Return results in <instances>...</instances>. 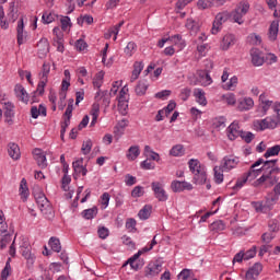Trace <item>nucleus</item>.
Segmentation results:
<instances>
[{"mask_svg":"<svg viewBox=\"0 0 280 280\" xmlns=\"http://www.w3.org/2000/svg\"><path fill=\"white\" fill-rule=\"evenodd\" d=\"M168 43L171 45H174L177 51H183L184 47H187V44L185 43V39H183V36L180 35H173L168 37Z\"/></svg>","mask_w":280,"mask_h":280,"instance_id":"22","label":"nucleus"},{"mask_svg":"<svg viewBox=\"0 0 280 280\" xmlns=\"http://www.w3.org/2000/svg\"><path fill=\"white\" fill-rule=\"evenodd\" d=\"M4 117L8 124L12 121V117H14V105H12V103H7L4 105Z\"/></svg>","mask_w":280,"mask_h":280,"instance_id":"35","label":"nucleus"},{"mask_svg":"<svg viewBox=\"0 0 280 280\" xmlns=\"http://www.w3.org/2000/svg\"><path fill=\"white\" fill-rule=\"evenodd\" d=\"M199 80L202 86H209V84L213 83V79H211V75L207 71L199 72Z\"/></svg>","mask_w":280,"mask_h":280,"instance_id":"36","label":"nucleus"},{"mask_svg":"<svg viewBox=\"0 0 280 280\" xmlns=\"http://www.w3.org/2000/svg\"><path fill=\"white\" fill-rule=\"evenodd\" d=\"M60 24L62 32H69V27H71V19H69V16L61 18Z\"/></svg>","mask_w":280,"mask_h":280,"instance_id":"57","label":"nucleus"},{"mask_svg":"<svg viewBox=\"0 0 280 280\" xmlns=\"http://www.w3.org/2000/svg\"><path fill=\"white\" fill-rule=\"evenodd\" d=\"M51 72V63L45 61L43 63L42 70L39 71V80H44L46 82H49V73Z\"/></svg>","mask_w":280,"mask_h":280,"instance_id":"25","label":"nucleus"},{"mask_svg":"<svg viewBox=\"0 0 280 280\" xmlns=\"http://www.w3.org/2000/svg\"><path fill=\"white\" fill-rule=\"evenodd\" d=\"M102 84H104V71L97 72L93 79L94 89H102Z\"/></svg>","mask_w":280,"mask_h":280,"instance_id":"42","label":"nucleus"},{"mask_svg":"<svg viewBox=\"0 0 280 280\" xmlns=\"http://www.w3.org/2000/svg\"><path fill=\"white\" fill-rule=\"evenodd\" d=\"M33 156L37 163V165L39 167H42V170H45V167H47V156L45 155V153L43 152V150L40 149H35L33 151Z\"/></svg>","mask_w":280,"mask_h":280,"instance_id":"19","label":"nucleus"},{"mask_svg":"<svg viewBox=\"0 0 280 280\" xmlns=\"http://www.w3.org/2000/svg\"><path fill=\"white\" fill-rule=\"evenodd\" d=\"M240 165V158L233 155H226L221 161V168L223 172H231V170H235Z\"/></svg>","mask_w":280,"mask_h":280,"instance_id":"9","label":"nucleus"},{"mask_svg":"<svg viewBox=\"0 0 280 280\" xmlns=\"http://www.w3.org/2000/svg\"><path fill=\"white\" fill-rule=\"evenodd\" d=\"M246 183H248V177H246V175L243 174L242 177L237 178L233 189L240 191V189H242V187H244Z\"/></svg>","mask_w":280,"mask_h":280,"instance_id":"49","label":"nucleus"},{"mask_svg":"<svg viewBox=\"0 0 280 280\" xmlns=\"http://www.w3.org/2000/svg\"><path fill=\"white\" fill-rule=\"evenodd\" d=\"M187 30H190V32L196 33L198 30H200V24L196 22L194 19H188L186 22Z\"/></svg>","mask_w":280,"mask_h":280,"instance_id":"48","label":"nucleus"},{"mask_svg":"<svg viewBox=\"0 0 280 280\" xmlns=\"http://www.w3.org/2000/svg\"><path fill=\"white\" fill-rule=\"evenodd\" d=\"M248 10H250V4L246 1H241L231 13L234 23L242 25L244 16L248 14Z\"/></svg>","mask_w":280,"mask_h":280,"instance_id":"5","label":"nucleus"},{"mask_svg":"<svg viewBox=\"0 0 280 280\" xmlns=\"http://www.w3.org/2000/svg\"><path fill=\"white\" fill-rule=\"evenodd\" d=\"M231 13L229 11L220 12L215 15L214 21L212 23L211 34L215 35L222 31V25L231 19Z\"/></svg>","mask_w":280,"mask_h":280,"instance_id":"7","label":"nucleus"},{"mask_svg":"<svg viewBox=\"0 0 280 280\" xmlns=\"http://www.w3.org/2000/svg\"><path fill=\"white\" fill-rule=\"evenodd\" d=\"M19 191L23 202H25V200L30 198V188L27 187V180L25 178H22Z\"/></svg>","mask_w":280,"mask_h":280,"instance_id":"28","label":"nucleus"},{"mask_svg":"<svg viewBox=\"0 0 280 280\" xmlns=\"http://www.w3.org/2000/svg\"><path fill=\"white\" fill-rule=\"evenodd\" d=\"M33 196L43 215L47 220H51V218H54V207H51V202H49V199H47V196H45V192H43L40 188L36 187L33 189Z\"/></svg>","mask_w":280,"mask_h":280,"instance_id":"3","label":"nucleus"},{"mask_svg":"<svg viewBox=\"0 0 280 280\" xmlns=\"http://www.w3.org/2000/svg\"><path fill=\"white\" fill-rule=\"evenodd\" d=\"M42 21L46 25H49V23H54V21H56V14L49 13V12H45L43 14V16H42Z\"/></svg>","mask_w":280,"mask_h":280,"instance_id":"53","label":"nucleus"},{"mask_svg":"<svg viewBox=\"0 0 280 280\" xmlns=\"http://www.w3.org/2000/svg\"><path fill=\"white\" fill-rule=\"evenodd\" d=\"M14 93L20 102H23L24 104H27V102H30V94H27V91L25 90V88H23V85L16 84L14 88Z\"/></svg>","mask_w":280,"mask_h":280,"instance_id":"23","label":"nucleus"},{"mask_svg":"<svg viewBox=\"0 0 280 280\" xmlns=\"http://www.w3.org/2000/svg\"><path fill=\"white\" fill-rule=\"evenodd\" d=\"M194 96L196 97L197 104H200V106H207V97L205 96V91H202V89H195Z\"/></svg>","mask_w":280,"mask_h":280,"instance_id":"32","label":"nucleus"},{"mask_svg":"<svg viewBox=\"0 0 280 280\" xmlns=\"http://www.w3.org/2000/svg\"><path fill=\"white\" fill-rule=\"evenodd\" d=\"M277 163V160L271 161H264V159H258L249 168L247 173H245V177L247 180L252 182L257 178V176L262 175L259 177L258 183L261 185V183H266V185H275V183H278L279 178L277 176L279 175L280 170L277 168L275 165Z\"/></svg>","mask_w":280,"mask_h":280,"instance_id":"2","label":"nucleus"},{"mask_svg":"<svg viewBox=\"0 0 280 280\" xmlns=\"http://www.w3.org/2000/svg\"><path fill=\"white\" fill-rule=\"evenodd\" d=\"M248 43H250V45H259L261 43V36L252 33L248 35Z\"/></svg>","mask_w":280,"mask_h":280,"instance_id":"60","label":"nucleus"},{"mask_svg":"<svg viewBox=\"0 0 280 280\" xmlns=\"http://www.w3.org/2000/svg\"><path fill=\"white\" fill-rule=\"evenodd\" d=\"M143 61H136L133 63V71L131 73V82H135V80H139V75H141V72L143 71Z\"/></svg>","mask_w":280,"mask_h":280,"instance_id":"27","label":"nucleus"},{"mask_svg":"<svg viewBox=\"0 0 280 280\" xmlns=\"http://www.w3.org/2000/svg\"><path fill=\"white\" fill-rule=\"evenodd\" d=\"M228 138L230 139V141H235V139H237V137H242V128L240 127V124L237 122H232L228 129Z\"/></svg>","mask_w":280,"mask_h":280,"instance_id":"17","label":"nucleus"},{"mask_svg":"<svg viewBox=\"0 0 280 280\" xmlns=\"http://www.w3.org/2000/svg\"><path fill=\"white\" fill-rule=\"evenodd\" d=\"M148 91V83L145 81H140L136 86V95H145Z\"/></svg>","mask_w":280,"mask_h":280,"instance_id":"47","label":"nucleus"},{"mask_svg":"<svg viewBox=\"0 0 280 280\" xmlns=\"http://www.w3.org/2000/svg\"><path fill=\"white\" fill-rule=\"evenodd\" d=\"M143 194H145L143 186H136L131 191V197L132 198H141V196H143Z\"/></svg>","mask_w":280,"mask_h":280,"instance_id":"56","label":"nucleus"},{"mask_svg":"<svg viewBox=\"0 0 280 280\" xmlns=\"http://www.w3.org/2000/svg\"><path fill=\"white\" fill-rule=\"evenodd\" d=\"M24 30H25V23L23 22V18H21L16 26L18 45H25V43H27V32H25Z\"/></svg>","mask_w":280,"mask_h":280,"instance_id":"15","label":"nucleus"},{"mask_svg":"<svg viewBox=\"0 0 280 280\" xmlns=\"http://www.w3.org/2000/svg\"><path fill=\"white\" fill-rule=\"evenodd\" d=\"M12 242V234L10 233H2V236L0 238V250H3L4 248L8 247V244Z\"/></svg>","mask_w":280,"mask_h":280,"instance_id":"41","label":"nucleus"},{"mask_svg":"<svg viewBox=\"0 0 280 280\" xmlns=\"http://www.w3.org/2000/svg\"><path fill=\"white\" fill-rule=\"evenodd\" d=\"M48 244L54 253H60V250H62V245L60 244V238L58 237H50Z\"/></svg>","mask_w":280,"mask_h":280,"instance_id":"38","label":"nucleus"},{"mask_svg":"<svg viewBox=\"0 0 280 280\" xmlns=\"http://www.w3.org/2000/svg\"><path fill=\"white\" fill-rule=\"evenodd\" d=\"M110 202V195L108 192H104L101 196V205L102 209H106L108 207V203Z\"/></svg>","mask_w":280,"mask_h":280,"instance_id":"62","label":"nucleus"},{"mask_svg":"<svg viewBox=\"0 0 280 280\" xmlns=\"http://www.w3.org/2000/svg\"><path fill=\"white\" fill-rule=\"evenodd\" d=\"M252 62L254 67H261L264 65V57H261V52L257 48H253L250 50Z\"/></svg>","mask_w":280,"mask_h":280,"instance_id":"24","label":"nucleus"},{"mask_svg":"<svg viewBox=\"0 0 280 280\" xmlns=\"http://www.w3.org/2000/svg\"><path fill=\"white\" fill-rule=\"evenodd\" d=\"M277 200H279V197L277 195H271L267 198L266 202L254 201L252 206L257 213H268V211L272 209V205H275Z\"/></svg>","mask_w":280,"mask_h":280,"instance_id":"6","label":"nucleus"},{"mask_svg":"<svg viewBox=\"0 0 280 280\" xmlns=\"http://www.w3.org/2000/svg\"><path fill=\"white\" fill-rule=\"evenodd\" d=\"M172 95V91L170 90H163L161 92L155 93L154 97L156 100H167Z\"/></svg>","mask_w":280,"mask_h":280,"instance_id":"61","label":"nucleus"},{"mask_svg":"<svg viewBox=\"0 0 280 280\" xmlns=\"http://www.w3.org/2000/svg\"><path fill=\"white\" fill-rule=\"evenodd\" d=\"M264 270V267L261 264L256 262L250 267L246 273H245V279L246 280H256L259 275H261V271Z\"/></svg>","mask_w":280,"mask_h":280,"instance_id":"16","label":"nucleus"},{"mask_svg":"<svg viewBox=\"0 0 280 280\" xmlns=\"http://www.w3.org/2000/svg\"><path fill=\"white\" fill-rule=\"evenodd\" d=\"M97 233L101 240H106L110 235V231L106 226L98 228Z\"/></svg>","mask_w":280,"mask_h":280,"instance_id":"63","label":"nucleus"},{"mask_svg":"<svg viewBox=\"0 0 280 280\" xmlns=\"http://www.w3.org/2000/svg\"><path fill=\"white\" fill-rule=\"evenodd\" d=\"M152 214V206L145 205L138 213V217L140 220H148L150 215Z\"/></svg>","mask_w":280,"mask_h":280,"instance_id":"40","label":"nucleus"},{"mask_svg":"<svg viewBox=\"0 0 280 280\" xmlns=\"http://www.w3.org/2000/svg\"><path fill=\"white\" fill-rule=\"evenodd\" d=\"M143 255L142 252H140V249L132 256L130 257L124 265L122 268L128 266H130L131 270H141V268H143V262H141L140 260L137 262V259H139V257H141Z\"/></svg>","mask_w":280,"mask_h":280,"instance_id":"14","label":"nucleus"},{"mask_svg":"<svg viewBox=\"0 0 280 280\" xmlns=\"http://www.w3.org/2000/svg\"><path fill=\"white\" fill-rule=\"evenodd\" d=\"M235 35L233 34H225L221 40V49L223 51H228V49H231V47H233V45H235Z\"/></svg>","mask_w":280,"mask_h":280,"instance_id":"21","label":"nucleus"},{"mask_svg":"<svg viewBox=\"0 0 280 280\" xmlns=\"http://www.w3.org/2000/svg\"><path fill=\"white\" fill-rule=\"evenodd\" d=\"M224 229H226V224H224L222 220H217L210 224V231H213V233H220V231H224Z\"/></svg>","mask_w":280,"mask_h":280,"instance_id":"39","label":"nucleus"},{"mask_svg":"<svg viewBox=\"0 0 280 280\" xmlns=\"http://www.w3.org/2000/svg\"><path fill=\"white\" fill-rule=\"evenodd\" d=\"M9 156L13 159L14 161H19L21 159V149L19 148V144L16 143H9Z\"/></svg>","mask_w":280,"mask_h":280,"instance_id":"26","label":"nucleus"},{"mask_svg":"<svg viewBox=\"0 0 280 280\" xmlns=\"http://www.w3.org/2000/svg\"><path fill=\"white\" fill-rule=\"evenodd\" d=\"M94 100L95 102H98V103L102 102L104 106H109L110 104V97H108L107 92H104L101 90L96 92Z\"/></svg>","mask_w":280,"mask_h":280,"instance_id":"30","label":"nucleus"},{"mask_svg":"<svg viewBox=\"0 0 280 280\" xmlns=\"http://www.w3.org/2000/svg\"><path fill=\"white\" fill-rule=\"evenodd\" d=\"M118 110L122 115H128V100H118Z\"/></svg>","mask_w":280,"mask_h":280,"instance_id":"51","label":"nucleus"},{"mask_svg":"<svg viewBox=\"0 0 280 280\" xmlns=\"http://www.w3.org/2000/svg\"><path fill=\"white\" fill-rule=\"evenodd\" d=\"M279 36V20H273L269 26V39L275 40Z\"/></svg>","mask_w":280,"mask_h":280,"instance_id":"31","label":"nucleus"},{"mask_svg":"<svg viewBox=\"0 0 280 280\" xmlns=\"http://www.w3.org/2000/svg\"><path fill=\"white\" fill-rule=\"evenodd\" d=\"M259 104L257 110L260 117H266L270 108L273 113L262 119H256L253 121V128L256 132H264V130H276L280 126V103L272 102L268 98L266 93H261L258 100Z\"/></svg>","mask_w":280,"mask_h":280,"instance_id":"1","label":"nucleus"},{"mask_svg":"<svg viewBox=\"0 0 280 280\" xmlns=\"http://www.w3.org/2000/svg\"><path fill=\"white\" fill-rule=\"evenodd\" d=\"M214 172V182L217 183V185H221V183H224V172L222 170V166H214L213 168Z\"/></svg>","mask_w":280,"mask_h":280,"instance_id":"34","label":"nucleus"},{"mask_svg":"<svg viewBox=\"0 0 280 280\" xmlns=\"http://www.w3.org/2000/svg\"><path fill=\"white\" fill-rule=\"evenodd\" d=\"M280 154V144H276L269 149H267L265 153V159H270V156H278Z\"/></svg>","mask_w":280,"mask_h":280,"instance_id":"43","label":"nucleus"},{"mask_svg":"<svg viewBox=\"0 0 280 280\" xmlns=\"http://www.w3.org/2000/svg\"><path fill=\"white\" fill-rule=\"evenodd\" d=\"M37 54L38 58H45L49 54V40L47 38H42L37 43Z\"/></svg>","mask_w":280,"mask_h":280,"instance_id":"20","label":"nucleus"},{"mask_svg":"<svg viewBox=\"0 0 280 280\" xmlns=\"http://www.w3.org/2000/svg\"><path fill=\"white\" fill-rule=\"evenodd\" d=\"M235 86H237V77L235 75L232 77L228 83L223 84V89H225V91H233Z\"/></svg>","mask_w":280,"mask_h":280,"instance_id":"52","label":"nucleus"},{"mask_svg":"<svg viewBox=\"0 0 280 280\" xmlns=\"http://www.w3.org/2000/svg\"><path fill=\"white\" fill-rule=\"evenodd\" d=\"M79 25H91L93 23V16L91 15H84L78 19Z\"/></svg>","mask_w":280,"mask_h":280,"instance_id":"64","label":"nucleus"},{"mask_svg":"<svg viewBox=\"0 0 280 280\" xmlns=\"http://www.w3.org/2000/svg\"><path fill=\"white\" fill-rule=\"evenodd\" d=\"M8 232V223L5 222V214L0 210V233Z\"/></svg>","mask_w":280,"mask_h":280,"instance_id":"55","label":"nucleus"},{"mask_svg":"<svg viewBox=\"0 0 280 280\" xmlns=\"http://www.w3.org/2000/svg\"><path fill=\"white\" fill-rule=\"evenodd\" d=\"M121 27H124V21L109 28L110 34L114 36V40H117V35L119 34Z\"/></svg>","mask_w":280,"mask_h":280,"instance_id":"54","label":"nucleus"},{"mask_svg":"<svg viewBox=\"0 0 280 280\" xmlns=\"http://www.w3.org/2000/svg\"><path fill=\"white\" fill-rule=\"evenodd\" d=\"M190 172L194 173L195 185H205L207 183V167L198 160L188 162Z\"/></svg>","mask_w":280,"mask_h":280,"instance_id":"4","label":"nucleus"},{"mask_svg":"<svg viewBox=\"0 0 280 280\" xmlns=\"http://www.w3.org/2000/svg\"><path fill=\"white\" fill-rule=\"evenodd\" d=\"M72 167L74 170V178H78V176H86V173L89 172L86 167H84V159H79L75 162L72 163Z\"/></svg>","mask_w":280,"mask_h":280,"instance_id":"18","label":"nucleus"},{"mask_svg":"<svg viewBox=\"0 0 280 280\" xmlns=\"http://www.w3.org/2000/svg\"><path fill=\"white\" fill-rule=\"evenodd\" d=\"M95 215H97V207H93V208L83 210V212H82V217L85 220H93V218H95Z\"/></svg>","mask_w":280,"mask_h":280,"instance_id":"44","label":"nucleus"},{"mask_svg":"<svg viewBox=\"0 0 280 280\" xmlns=\"http://www.w3.org/2000/svg\"><path fill=\"white\" fill-rule=\"evenodd\" d=\"M139 154H141V149H139V145H132L128 149L126 158L129 161H137V159H139Z\"/></svg>","mask_w":280,"mask_h":280,"instance_id":"29","label":"nucleus"},{"mask_svg":"<svg viewBox=\"0 0 280 280\" xmlns=\"http://www.w3.org/2000/svg\"><path fill=\"white\" fill-rule=\"evenodd\" d=\"M91 115H92V121L90 124L91 128L97 124V118L100 117V103L95 101V103L92 105L91 109Z\"/></svg>","mask_w":280,"mask_h":280,"instance_id":"33","label":"nucleus"},{"mask_svg":"<svg viewBox=\"0 0 280 280\" xmlns=\"http://www.w3.org/2000/svg\"><path fill=\"white\" fill-rule=\"evenodd\" d=\"M92 148H93V142L91 140L84 141L81 148L82 154H90Z\"/></svg>","mask_w":280,"mask_h":280,"instance_id":"58","label":"nucleus"},{"mask_svg":"<svg viewBox=\"0 0 280 280\" xmlns=\"http://www.w3.org/2000/svg\"><path fill=\"white\" fill-rule=\"evenodd\" d=\"M171 189L175 194H180V191H191V189H194V185H191L189 182L173 180L171 184Z\"/></svg>","mask_w":280,"mask_h":280,"instance_id":"13","label":"nucleus"},{"mask_svg":"<svg viewBox=\"0 0 280 280\" xmlns=\"http://www.w3.org/2000/svg\"><path fill=\"white\" fill-rule=\"evenodd\" d=\"M222 100L228 106H235L237 104V98H235V94L233 93H228L222 96Z\"/></svg>","mask_w":280,"mask_h":280,"instance_id":"46","label":"nucleus"},{"mask_svg":"<svg viewBox=\"0 0 280 280\" xmlns=\"http://www.w3.org/2000/svg\"><path fill=\"white\" fill-rule=\"evenodd\" d=\"M20 253L26 259L27 264H34L36 256L32 253V245L28 242H23L20 245Z\"/></svg>","mask_w":280,"mask_h":280,"instance_id":"12","label":"nucleus"},{"mask_svg":"<svg viewBox=\"0 0 280 280\" xmlns=\"http://www.w3.org/2000/svg\"><path fill=\"white\" fill-rule=\"evenodd\" d=\"M151 189L154 192V197L160 202H167V198H170V196L167 195V191H165V188H163V184L162 183L153 182L151 184Z\"/></svg>","mask_w":280,"mask_h":280,"instance_id":"8","label":"nucleus"},{"mask_svg":"<svg viewBox=\"0 0 280 280\" xmlns=\"http://www.w3.org/2000/svg\"><path fill=\"white\" fill-rule=\"evenodd\" d=\"M255 255H257V246L254 245L246 253H244V260L248 261V259H253V257H255Z\"/></svg>","mask_w":280,"mask_h":280,"instance_id":"59","label":"nucleus"},{"mask_svg":"<svg viewBox=\"0 0 280 280\" xmlns=\"http://www.w3.org/2000/svg\"><path fill=\"white\" fill-rule=\"evenodd\" d=\"M137 51V44L135 42H129L127 46L125 47V54L129 58L132 57V55Z\"/></svg>","mask_w":280,"mask_h":280,"instance_id":"50","label":"nucleus"},{"mask_svg":"<svg viewBox=\"0 0 280 280\" xmlns=\"http://www.w3.org/2000/svg\"><path fill=\"white\" fill-rule=\"evenodd\" d=\"M254 106H255V101L249 96L238 98L236 102V110H240L241 113H246L247 110H252Z\"/></svg>","mask_w":280,"mask_h":280,"instance_id":"11","label":"nucleus"},{"mask_svg":"<svg viewBox=\"0 0 280 280\" xmlns=\"http://www.w3.org/2000/svg\"><path fill=\"white\" fill-rule=\"evenodd\" d=\"M163 270V265L159 264V261H151L144 268V276L148 279H153V277H159Z\"/></svg>","mask_w":280,"mask_h":280,"instance_id":"10","label":"nucleus"},{"mask_svg":"<svg viewBox=\"0 0 280 280\" xmlns=\"http://www.w3.org/2000/svg\"><path fill=\"white\" fill-rule=\"evenodd\" d=\"M171 156H183L185 154V148L183 144L174 145L170 151Z\"/></svg>","mask_w":280,"mask_h":280,"instance_id":"45","label":"nucleus"},{"mask_svg":"<svg viewBox=\"0 0 280 280\" xmlns=\"http://www.w3.org/2000/svg\"><path fill=\"white\" fill-rule=\"evenodd\" d=\"M215 5V0H198L197 8L198 10H210Z\"/></svg>","mask_w":280,"mask_h":280,"instance_id":"37","label":"nucleus"}]
</instances>
